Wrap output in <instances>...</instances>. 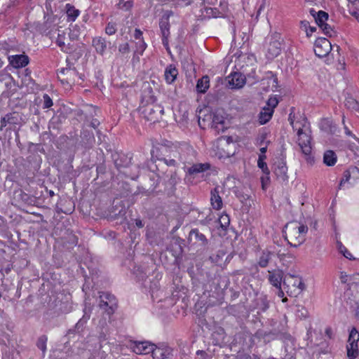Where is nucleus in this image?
<instances>
[{
	"instance_id": "obj_1",
	"label": "nucleus",
	"mask_w": 359,
	"mask_h": 359,
	"mask_svg": "<svg viewBox=\"0 0 359 359\" xmlns=\"http://www.w3.org/2000/svg\"><path fill=\"white\" fill-rule=\"evenodd\" d=\"M194 151L191 147L169 149L165 146L151 151V159L163 161L168 166L177 167L180 163H189L193 160Z\"/></svg>"
},
{
	"instance_id": "obj_2",
	"label": "nucleus",
	"mask_w": 359,
	"mask_h": 359,
	"mask_svg": "<svg viewBox=\"0 0 359 359\" xmlns=\"http://www.w3.org/2000/svg\"><path fill=\"white\" fill-rule=\"evenodd\" d=\"M290 120L293 130H297V144L299 146L302 154L306 157V161L310 162L311 161L310 155L312 151V147L311 142V131L307 126V123L305 120L296 122H294L291 118H290Z\"/></svg>"
},
{
	"instance_id": "obj_3",
	"label": "nucleus",
	"mask_w": 359,
	"mask_h": 359,
	"mask_svg": "<svg viewBox=\"0 0 359 359\" xmlns=\"http://www.w3.org/2000/svg\"><path fill=\"white\" fill-rule=\"evenodd\" d=\"M284 290L288 295L297 297L305 289V285L299 276L287 273L283 278Z\"/></svg>"
},
{
	"instance_id": "obj_4",
	"label": "nucleus",
	"mask_w": 359,
	"mask_h": 359,
	"mask_svg": "<svg viewBox=\"0 0 359 359\" xmlns=\"http://www.w3.org/2000/svg\"><path fill=\"white\" fill-rule=\"evenodd\" d=\"M77 37L78 36L76 34L59 30L55 39V43L62 51L70 54L74 53L76 49V46L74 41L76 39Z\"/></svg>"
},
{
	"instance_id": "obj_5",
	"label": "nucleus",
	"mask_w": 359,
	"mask_h": 359,
	"mask_svg": "<svg viewBox=\"0 0 359 359\" xmlns=\"http://www.w3.org/2000/svg\"><path fill=\"white\" fill-rule=\"evenodd\" d=\"M140 111L143 117L151 123L159 121L164 113L161 106L154 104H148L141 107Z\"/></svg>"
},
{
	"instance_id": "obj_6",
	"label": "nucleus",
	"mask_w": 359,
	"mask_h": 359,
	"mask_svg": "<svg viewBox=\"0 0 359 359\" xmlns=\"http://www.w3.org/2000/svg\"><path fill=\"white\" fill-rule=\"evenodd\" d=\"M174 15L172 11H165L159 22L162 36V43L166 49H168V37L170 36V18Z\"/></svg>"
},
{
	"instance_id": "obj_7",
	"label": "nucleus",
	"mask_w": 359,
	"mask_h": 359,
	"mask_svg": "<svg viewBox=\"0 0 359 359\" xmlns=\"http://www.w3.org/2000/svg\"><path fill=\"white\" fill-rule=\"evenodd\" d=\"M359 333L357 330L353 327L349 334L348 339L347 357L348 359H355L358 355V345Z\"/></svg>"
},
{
	"instance_id": "obj_8",
	"label": "nucleus",
	"mask_w": 359,
	"mask_h": 359,
	"mask_svg": "<svg viewBox=\"0 0 359 359\" xmlns=\"http://www.w3.org/2000/svg\"><path fill=\"white\" fill-rule=\"evenodd\" d=\"M100 302L99 306L100 309L104 310L109 316L112 315L117 307L115 297L107 292H102L100 295Z\"/></svg>"
},
{
	"instance_id": "obj_9",
	"label": "nucleus",
	"mask_w": 359,
	"mask_h": 359,
	"mask_svg": "<svg viewBox=\"0 0 359 359\" xmlns=\"http://www.w3.org/2000/svg\"><path fill=\"white\" fill-rule=\"evenodd\" d=\"M332 50L330 41L325 38H318L314 43V52L316 56L323 57L327 56Z\"/></svg>"
},
{
	"instance_id": "obj_10",
	"label": "nucleus",
	"mask_w": 359,
	"mask_h": 359,
	"mask_svg": "<svg viewBox=\"0 0 359 359\" xmlns=\"http://www.w3.org/2000/svg\"><path fill=\"white\" fill-rule=\"evenodd\" d=\"M344 298L351 307L359 306V285H351L345 292Z\"/></svg>"
},
{
	"instance_id": "obj_11",
	"label": "nucleus",
	"mask_w": 359,
	"mask_h": 359,
	"mask_svg": "<svg viewBox=\"0 0 359 359\" xmlns=\"http://www.w3.org/2000/svg\"><path fill=\"white\" fill-rule=\"evenodd\" d=\"M130 348L136 354H149L153 351L154 344L149 341H133L130 344Z\"/></svg>"
},
{
	"instance_id": "obj_12",
	"label": "nucleus",
	"mask_w": 359,
	"mask_h": 359,
	"mask_svg": "<svg viewBox=\"0 0 359 359\" xmlns=\"http://www.w3.org/2000/svg\"><path fill=\"white\" fill-rule=\"evenodd\" d=\"M151 353L154 359H165L172 355V349L164 344L160 346L154 344V348Z\"/></svg>"
},
{
	"instance_id": "obj_13",
	"label": "nucleus",
	"mask_w": 359,
	"mask_h": 359,
	"mask_svg": "<svg viewBox=\"0 0 359 359\" xmlns=\"http://www.w3.org/2000/svg\"><path fill=\"white\" fill-rule=\"evenodd\" d=\"M110 44V42L107 41L106 39L102 36H95L92 39V46L95 48V52L100 55L105 53L107 46Z\"/></svg>"
},
{
	"instance_id": "obj_14",
	"label": "nucleus",
	"mask_w": 359,
	"mask_h": 359,
	"mask_svg": "<svg viewBox=\"0 0 359 359\" xmlns=\"http://www.w3.org/2000/svg\"><path fill=\"white\" fill-rule=\"evenodd\" d=\"M269 283L277 289H280L282 283H283V272L280 269H273L268 271Z\"/></svg>"
},
{
	"instance_id": "obj_15",
	"label": "nucleus",
	"mask_w": 359,
	"mask_h": 359,
	"mask_svg": "<svg viewBox=\"0 0 359 359\" xmlns=\"http://www.w3.org/2000/svg\"><path fill=\"white\" fill-rule=\"evenodd\" d=\"M228 83L231 88H242L245 83V77L239 72H233L228 76Z\"/></svg>"
},
{
	"instance_id": "obj_16",
	"label": "nucleus",
	"mask_w": 359,
	"mask_h": 359,
	"mask_svg": "<svg viewBox=\"0 0 359 359\" xmlns=\"http://www.w3.org/2000/svg\"><path fill=\"white\" fill-rule=\"evenodd\" d=\"M189 239L190 241L194 242V244L203 247L206 246L208 243L206 236L200 232L198 229L191 230L189 234Z\"/></svg>"
},
{
	"instance_id": "obj_17",
	"label": "nucleus",
	"mask_w": 359,
	"mask_h": 359,
	"mask_svg": "<svg viewBox=\"0 0 359 359\" xmlns=\"http://www.w3.org/2000/svg\"><path fill=\"white\" fill-rule=\"evenodd\" d=\"M273 256L274 252L268 248L262 250L257 258V265L261 268L267 267Z\"/></svg>"
},
{
	"instance_id": "obj_18",
	"label": "nucleus",
	"mask_w": 359,
	"mask_h": 359,
	"mask_svg": "<svg viewBox=\"0 0 359 359\" xmlns=\"http://www.w3.org/2000/svg\"><path fill=\"white\" fill-rule=\"evenodd\" d=\"M285 228L287 231V237H290V238L293 241H297L298 243H294V246H297L304 241L303 237L299 236V232L296 227V222L287 224L285 226Z\"/></svg>"
},
{
	"instance_id": "obj_19",
	"label": "nucleus",
	"mask_w": 359,
	"mask_h": 359,
	"mask_svg": "<svg viewBox=\"0 0 359 359\" xmlns=\"http://www.w3.org/2000/svg\"><path fill=\"white\" fill-rule=\"evenodd\" d=\"M281 52V43L278 39L271 40L267 48V57L273 59L280 55Z\"/></svg>"
},
{
	"instance_id": "obj_20",
	"label": "nucleus",
	"mask_w": 359,
	"mask_h": 359,
	"mask_svg": "<svg viewBox=\"0 0 359 359\" xmlns=\"http://www.w3.org/2000/svg\"><path fill=\"white\" fill-rule=\"evenodd\" d=\"M210 203L213 209L219 210L222 209L223 206V202L221 196H219V191L217 187H215L211 191Z\"/></svg>"
},
{
	"instance_id": "obj_21",
	"label": "nucleus",
	"mask_w": 359,
	"mask_h": 359,
	"mask_svg": "<svg viewBox=\"0 0 359 359\" xmlns=\"http://www.w3.org/2000/svg\"><path fill=\"white\" fill-rule=\"evenodd\" d=\"M11 63L15 68L23 67L28 65L29 57L25 55H16L12 56Z\"/></svg>"
},
{
	"instance_id": "obj_22",
	"label": "nucleus",
	"mask_w": 359,
	"mask_h": 359,
	"mask_svg": "<svg viewBox=\"0 0 359 359\" xmlns=\"http://www.w3.org/2000/svg\"><path fill=\"white\" fill-rule=\"evenodd\" d=\"M93 307L90 303H88L87 301L85 302L84 308H83V316L79 320V321L76 323V327L79 329L80 327H82L84 323H86L90 318V314L92 313Z\"/></svg>"
},
{
	"instance_id": "obj_23",
	"label": "nucleus",
	"mask_w": 359,
	"mask_h": 359,
	"mask_svg": "<svg viewBox=\"0 0 359 359\" xmlns=\"http://www.w3.org/2000/svg\"><path fill=\"white\" fill-rule=\"evenodd\" d=\"M177 74H178V71H177V68L172 65H168L165 68V72H164V77H165V81L169 84L173 83L175 81V80L176 79Z\"/></svg>"
},
{
	"instance_id": "obj_24",
	"label": "nucleus",
	"mask_w": 359,
	"mask_h": 359,
	"mask_svg": "<svg viewBox=\"0 0 359 359\" xmlns=\"http://www.w3.org/2000/svg\"><path fill=\"white\" fill-rule=\"evenodd\" d=\"M65 9L67 15V20L68 22H74L80 15V11L70 4H67Z\"/></svg>"
},
{
	"instance_id": "obj_25",
	"label": "nucleus",
	"mask_w": 359,
	"mask_h": 359,
	"mask_svg": "<svg viewBox=\"0 0 359 359\" xmlns=\"http://www.w3.org/2000/svg\"><path fill=\"white\" fill-rule=\"evenodd\" d=\"M273 172L277 177L283 180H285L287 177V168L284 162H278V163H276Z\"/></svg>"
},
{
	"instance_id": "obj_26",
	"label": "nucleus",
	"mask_w": 359,
	"mask_h": 359,
	"mask_svg": "<svg viewBox=\"0 0 359 359\" xmlns=\"http://www.w3.org/2000/svg\"><path fill=\"white\" fill-rule=\"evenodd\" d=\"M210 168V164L208 163H196L188 168V172L190 175H196L209 170Z\"/></svg>"
},
{
	"instance_id": "obj_27",
	"label": "nucleus",
	"mask_w": 359,
	"mask_h": 359,
	"mask_svg": "<svg viewBox=\"0 0 359 359\" xmlns=\"http://www.w3.org/2000/svg\"><path fill=\"white\" fill-rule=\"evenodd\" d=\"M210 87V79L208 76H203L198 80L196 90L200 93H205Z\"/></svg>"
},
{
	"instance_id": "obj_28",
	"label": "nucleus",
	"mask_w": 359,
	"mask_h": 359,
	"mask_svg": "<svg viewBox=\"0 0 359 359\" xmlns=\"http://www.w3.org/2000/svg\"><path fill=\"white\" fill-rule=\"evenodd\" d=\"M17 122H18V117L15 116V113L7 114L1 119L0 129L2 130L3 128L6 127L8 124L15 125L17 123Z\"/></svg>"
},
{
	"instance_id": "obj_29",
	"label": "nucleus",
	"mask_w": 359,
	"mask_h": 359,
	"mask_svg": "<svg viewBox=\"0 0 359 359\" xmlns=\"http://www.w3.org/2000/svg\"><path fill=\"white\" fill-rule=\"evenodd\" d=\"M337 155L332 150H327L324 153L323 162L327 166H332L337 162Z\"/></svg>"
},
{
	"instance_id": "obj_30",
	"label": "nucleus",
	"mask_w": 359,
	"mask_h": 359,
	"mask_svg": "<svg viewBox=\"0 0 359 359\" xmlns=\"http://www.w3.org/2000/svg\"><path fill=\"white\" fill-rule=\"evenodd\" d=\"M355 172H359V169L357 167H351L350 169L344 171L343 178L339 184V188H341L350 180L351 173Z\"/></svg>"
},
{
	"instance_id": "obj_31",
	"label": "nucleus",
	"mask_w": 359,
	"mask_h": 359,
	"mask_svg": "<svg viewBox=\"0 0 359 359\" xmlns=\"http://www.w3.org/2000/svg\"><path fill=\"white\" fill-rule=\"evenodd\" d=\"M273 111L267 109L264 112L259 114V121L260 124L263 125L266 123L271 118Z\"/></svg>"
},
{
	"instance_id": "obj_32",
	"label": "nucleus",
	"mask_w": 359,
	"mask_h": 359,
	"mask_svg": "<svg viewBox=\"0 0 359 359\" xmlns=\"http://www.w3.org/2000/svg\"><path fill=\"white\" fill-rule=\"evenodd\" d=\"M266 158V155H259L258 161H257V165L259 168L262 169V172L265 175H269L270 171L267 167L266 162L264 161Z\"/></svg>"
},
{
	"instance_id": "obj_33",
	"label": "nucleus",
	"mask_w": 359,
	"mask_h": 359,
	"mask_svg": "<svg viewBox=\"0 0 359 359\" xmlns=\"http://www.w3.org/2000/svg\"><path fill=\"white\" fill-rule=\"evenodd\" d=\"M328 14L323 11H320L318 12L317 16L316 17V22L317 25L320 27L326 23V21L328 20Z\"/></svg>"
},
{
	"instance_id": "obj_34",
	"label": "nucleus",
	"mask_w": 359,
	"mask_h": 359,
	"mask_svg": "<svg viewBox=\"0 0 359 359\" xmlns=\"http://www.w3.org/2000/svg\"><path fill=\"white\" fill-rule=\"evenodd\" d=\"M337 246L340 253H341L346 258L350 260L355 259L351 253L346 249L345 246L343 245L341 242L337 241Z\"/></svg>"
},
{
	"instance_id": "obj_35",
	"label": "nucleus",
	"mask_w": 359,
	"mask_h": 359,
	"mask_svg": "<svg viewBox=\"0 0 359 359\" xmlns=\"http://www.w3.org/2000/svg\"><path fill=\"white\" fill-rule=\"evenodd\" d=\"M47 340V337L45 335H42L38 339L36 342V346L40 350H41L43 355H45L46 351Z\"/></svg>"
},
{
	"instance_id": "obj_36",
	"label": "nucleus",
	"mask_w": 359,
	"mask_h": 359,
	"mask_svg": "<svg viewBox=\"0 0 359 359\" xmlns=\"http://www.w3.org/2000/svg\"><path fill=\"white\" fill-rule=\"evenodd\" d=\"M105 33L109 35H114L117 31V25L115 22H109L105 27Z\"/></svg>"
},
{
	"instance_id": "obj_37",
	"label": "nucleus",
	"mask_w": 359,
	"mask_h": 359,
	"mask_svg": "<svg viewBox=\"0 0 359 359\" xmlns=\"http://www.w3.org/2000/svg\"><path fill=\"white\" fill-rule=\"evenodd\" d=\"M345 105L349 109L354 110L359 109V103L352 97H348L346 99Z\"/></svg>"
},
{
	"instance_id": "obj_38",
	"label": "nucleus",
	"mask_w": 359,
	"mask_h": 359,
	"mask_svg": "<svg viewBox=\"0 0 359 359\" xmlns=\"http://www.w3.org/2000/svg\"><path fill=\"white\" fill-rule=\"evenodd\" d=\"M147 48V43L143 39L139 40L136 42V49L135 53L139 55H142Z\"/></svg>"
},
{
	"instance_id": "obj_39",
	"label": "nucleus",
	"mask_w": 359,
	"mask_h": 359,
	"mask_svg": "<svg viewBox=\"0 0 359 359\" xmlns=\"http://www.w3.org/2000/svg\"><path fill=\"white\" fill-rule=\"evenodd\" d=\"M53 104L52 99L47 94L43 95V108L48 109Z\"/></svg>"
},
{
	"instance_id": "obj_40",
	"label": "nucleus",
	"mask_w": 359,
	"mask_h": 359,
	"mask_svg": "<svg viewBox=\"0 0 359 359\" xmlns=\"http://www.w3.org/2000/svg\"><path fill=\"white\" fill-rule=\"evenodd\" d=\"M296 227L299 232V236L303 237V236H304L308 231V227L304 224H298L296 222Z\"/></svg>"
},
{
	"instance_id": "obj_41",
	"label": "nucleus",
	"mask_w": 359,
	"mask_h": 359,
	"mask_svg": "<svg viewBox=\"0 0 359 359\" xmlns=\"http://www.w3.org/2000/svg\"><path fill=\"white\" fill-rule=\"evenodd\" d=\"M219 222L221 226L224 229H226L229 225L230 223L229 216L227 215H222L219 218Z\"/></svg>"
},
{
	"instance_id": "obj_42",
	"label": "nucleus",
	"mask_w": 359,
	"mask_h": 359,
	"mask_svg": "<svg viewBox=\"0 0 359 359\" xmlns=\"http://www.w3.org/2000/svg\"><path fill=\"white\" fill-rule=\"evenodd\" d=\"M278 99L276 97H271L267 101V105L269 107L268 109H272L273 111V109L278 105Z\"/></svg>"
},
{
	"instance_id": "obj_43",
	"label": "nucleus",
	"mask_w": 359,
	"mask_h": 359,
	"mask_svg": "<svg viewBox=\"0 0 359 359\" xmlns=\"http://www.w3.org/2000/svg\"><path fill=\"white\" fill-rule=\"evenodd\" d=\"M320 27L322 29V30L326 35H327L329 36H332V34L334 32V31L332 30V27L328 24L325 23L323 25L320 26Z\"/></svg>"
},
{
	"instance_id": "obj_44",
	"label": "nucleus",
	"mask_w": 359,
	"mask_h": 359,
	"mask_svg": "<svg viewBox=\"0 0 359 359\" xmlns=\"http://www.w3.org/2000/svg\"><path fill=\"white\" fill-rule=\"evenodd\" d=\"M236 196L242 203L248 201L250 197L248 194L244 193L243 191H238L236 193Z\"/></svg>"
},
{
	"instance_id": "obj_45",
	"label": "nucleus",
	"mask_w": 359,
	"mask_h": 359,
	"mask_svg": "<svg viewBox=\"0 0 359 359\" xmlns=\"http://www.w3.org/2000/svg\"><path fill=\"white\" fill-rule=\"evenodd\" d=\"M118 6L120 8L128 10L132 7V2L130 1H128L126 2H123V0H120Z\"/></svg>"
},
{
	"instance_id": "obj_46",
	"label": "nucleus",
	"mask_w": 359,
	"mask_h": 359,
	"mask_svg": "<svg viewBox=\"0 0 359 359\" xmlns=\"http://www.w3.org/2000/svg\"><path fill=\"white\" fill-rule=\"evenodd\" d=\"M118 51L122 54L128 53L130 51L129 44L128 43L121 44L118 46Z\"/></svg>"
},
{
	"instance_id": "obj_47",
	"label": "nucleus",
	"mask_w": 359,
	"mask_h": 359,
	"mask_svg": "<svg viewBox=\"0 0 359 359\" xmlns=\"http://www.w3.org/2000/svg\"><path fill=\"white\" fill-rule=\"evenodd\" d=\"M339 278L342 283H346L349 280L350 276L346 272L341 271Z\"/></svg>"
},
{
	"instance_id": "obj_48",
	"label": "nucleus",
	"mask_w": 359,
	"mask_h": 359,
	"mask_svg": "<svg viewBox=\"0 0 359 359\" xmlns=\"http://www.w3.org/2000/svg\"><path fill=\"white\" fill-rule=\"evenodd\" d=\"M134 37L137 41L142 40V32L139 29H135L134 33Z\"/></svg>"
},
{
	"instance_id": "obj_49",
	"label": "nucleus",
	"mask_w": 359,
	"mask_h": 359,
	"mask_svg": "<svg viewBox=\"0 0 359 359\" xmlns=\"http://www.w3.org/2000/svg\"><path fill=\"white\" fill-rule=\"evenodd\" d=\"M196 354H197V355H200L201 359H209L210 358L208 354L204 351H201V350L197 351Z\"/></svg>"
},
{
	"instance_id": "obj_50",
	"label": "nucleus",
	"mask_w": 359,
	"mask_h": 359,
	"mask_svg": "<svg viewBox=\"0 0 359 359\" xmlns=\"http://www.w3.org/2000/svg\"><path fill=\"white\" fill-rule=\"evenodd\" d=\"M261 180H262V189H265V184L266 183H268L269 181V175H265L264 177H261Z\"/></svg>"
},
{
	"instance_id": "obj_51",
	"label": "nucleus",
	"mask_w": 359,
	"mask_h": 359,
	"mask_svg": "<svg viewBox=\"0 0 359 359\" xmlns=\"http://www.w3.org/2000/svg\"><path fill=\"white\" fill-rule=\"evenodd\" d=\"M130 160H131V158H129L128 159L127 163H126V164H121V163H119V162H118V160H116V161H115V164H116V167H117V168L126 167V166H128V165L130 164Z\"/></svg>"
},
{
	"instance_id": "obj_52",
	"label": "nucleus",
	"mask_w": 359,
	"mask_h": 359,
	"mask_svg": "<svg viewBox=\"0 0 359 359\" xmlns=\"http://www.w3.org/2000/svg\"><path fill=\"white\" fill-rule=\"evenodd\" d=\"M325 334L330 339H332L333 337V332L331 327H328L325 329Z\"/></svg>"
},
{
	"instance_id": "obj_53",
	"label": "nucleus",
	"mask_w": 359,
	"mask_h": 359,
	"mask_svg": "<svg viewBox=\"0 0 359 359\" xmlns=\"http://www.w3.org/2000/svg\"><path fill=\"white\" fill-rule=\"evenodd\" d=\"M316 27H309V29H306V31L307 36H310L312 34V33L316 32Z\"/></svg>"
},
{
	"instance_id": "obj_54",
	"label": "nucleus",
	"mask_w": 359,
	"mask_h": 359,
	"mask_svg": "<svg viewBox=\"0 0 359 359\" xmlns=\"http://www.w3.org/2000/svg\"><path fill=\"white\" fill-rule=\"evenodd\" d=\"M301 24H302V27L304 28L305 29V31H306V29H308L309 27H310L309 22L306 20L302 21Z\"/></svg>"
},
{
	"instance_id": "obj_55",
	"label": "nucleus",
	"mask_w": 359,
	"mask_h": 359,
	"mask_svg": "<svg viewBox=\"0 0 359 359\" xmlns=\"http://www.w3.org/2000/svg\"><path fill=\"white\" fill-rule=\"evenodd\" d=\"M349 13L359 20V13L357 11H351V8H349Z\"/></svg>"
},
{
	"instance_id": "obj_56",
	"label": "nucleus",
	"mask_w": 359,
	"mask_h": 359,
	"mask_svg": "<svg viewBox=\"0 0 359 359\" xmlns=\"http://www.w3.org/2000/svg\"><path fill=\"white\" fill-rule=\"evenodd\" d=\"M100 124V122L97 120V119H94L91 121L90 123V126L93 128H96Z\"/></svg>"
},
{
	"instance_id": "obj_57",
	"label": "nucleus",
	"mask_w": 359,
	"mask_h": 359,
	"mask_svg": "<svg viewBox=\"0 0 359 359\" xmlns=\"http://www.w3.org/2000/svg\"><path fill=\"white\" fill-rule=\"evenodd\" d=\"M212 122L215 124L216 123H223V121L219 120V118L216 116H213Z\"/></svg>"
},
{
	"instance_id": "obj_58",
	"label": "nucleus",
	"mask_w": 359,
	"mask_h": 359,
	"mask_svg": "<svg viewBox=\"0 0 359 359\" xmlns=\"http://www.w3.org/2000/svg\"><path fill=\"white\" fill-rule=\"evenodd\" d=\"M266 150H267V144H266V145L264 147L260 148V152H261L260 155H265Z\"/></svg>"
},
{
	"instance_id": "obj_59",
	"label": "nucleus",
	"mask_w": 359,
	"mask_h": 359,
	"mask_svg": "<svg viewBox=\"0 0 359 359\" xmlns=\"http://www.w3.org/2000/svg\"><path fill=\"white\" fill-rule=\"evenodd\" d=\"M344 130H345V133L348 135V136H352V133L349 130V129L347 128L346 126L344 125Z\"/></svg>"
},
{
	"instance_id": "obj_60",
	"label": "nucleus",
	"mask_w": 359,
	"mask_h": 359,
	"mask_svg": "<svg viewBox=\"0 0 359 359\" xmlns=\"http://www.w3.org/2000/svg\"><path fill=\"white\" fill-rule=\"evenodd\" d=\"M310 13L316 19L318 12H316L314 9L312 8L310 10Z\"/></svg>"
},
{
	"instance_id": "obj_61",
	"label": "nucleus",
	"mask_w": 359,
	"mask_h": 359,
	"mask_svg": "<svg viewBox=\"0 0 359 359\" xmlns=\"http://www.w3.org/2000/svg\"><path fill=\"white\" fill-rule=\"evenodd\" d=\"M353 309H356V311H355V316L358 318V319L359 320V306H355L354 307H353Z\"/></svg>"
},
{
	"instance_id": "obj_62",
	"label": "nucleus",
	"mask_w": 359,
	"mask_h": 359,
	"mask_svg": "<svg viewBox=\"0 0 359 359\" xmlns=\"http://www.w3.org/2000/svg\"><path fill=\"white\" fill-rule=\"evenodd\" d=\"M278 296L281 298L283 297V296H284V292L281 288L278 289Z\"/></svg>"
},
{
	"instance_id": "obj_63",
	"label": "nucleus",
	"mask_w": 359,
	"mask_h": 359,
	"mask_svg": "<svg viewBox=\"0 0 359 359\" xmlns=\"http://www.w3.org/2000/svg\"><path fill=\"white\" fill-rule=\"evenodd\" d=\"M136 225H137L138 227H140V228H141V227H142V226H143V224H142V221H140V220H137V221H136Z\"/></svg>"
},
{
	"instance_id": "obj_64",
	"label": "nucleus",
	"mask_w": 359,
	"mask_h": 359,
	"mask_svg": "<svg viewBox=\"0 0 359 359\" xmlns=\"http://www.w3.org/2000/svg\"><path fill=\"white\" fill-rule=\"evenodd\" d=\"M277 255H278V258L280 259V260H283V257L285 256L284 254H280V253H278Z\"/></svg>"
}]
</instances>
